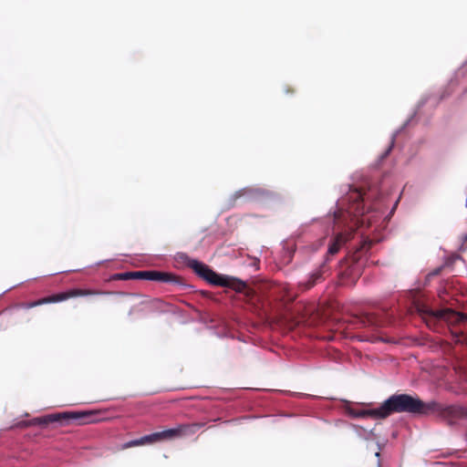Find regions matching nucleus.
Wrapping results in <instances>:
<instances>
[{
    "instance_id": "1",
    "label": "nucleus",
    "mask_w": 467,
    "mask_h": 467,
    "mask_svg": "<svg viewBox=\"0 0 467 467\" xmlns=\"http://www.w3.org/2000/svg\"><path fill=\"white\" fill-rule=\"evenodd\" d=\"M428 402L410 394H393L381 404V415L384 419L394 413L428 415Z\"/></svg>"
},
{
    "instance_id": "2",
    "label": "nucleus",
    "mask_w": 467,
    "mask_h": 467,
    "mask_svg": "<svg viewBox=\"0 0 467 467\" xmlns=\"http://www.w3.org/2000/svg\"><path fill=\"white\" fill-rule=\"evenodd\" d=\"M204 423L195 422L189 424H180L176 428L168 429L161 431L153 432L149 435L132 440L121 445V449H128L132 446H140L146 444H153L164 440H172L182 436H190L194 434L199 429L202 428Z\"/></svg>"
},
{
    "instance_id": "3",
    "label": "nucleus",
    "mask_w": 467,
    "mask_h": 467,
    "mask_svg": "<svg viewBox=\"0 0 467 467\" xmlns=\"http://www.w3.org/2000/svg\"><path fill=\"white\" fill-rule=\"evenodd\" d=\"M187 265L198 276L211 285L229 287L236 292H243L247 287L244 281L228 275H219L207 265L198 260L191 259Z\"/></svg>"
},
{
    "instance_id": "4",
    "label": "nucleus",
    "mask_w": 467,
    "mask_h": 467,
    "mask_svg": "<svg viewBox=\"0 0 467 467\" xmlns=\"http://www.w3.org/2000/svg\"><path fill=\"white\" fill-rule=\"evenodd\" d=\"M93 416V413L90 411H63L34 418L27 421H21L17 426L28 427L32 425H48L55 422L64 426L68 425L71 421H77L79 424H86L94 420Z\"/></svg>"
},
{
    "instance_id": "5",
    "label": "nucleus",
    "mask_w": 467,
    "mask_h": 467,
    "mask_svg": "<svg viewBox=\"0 0 467 467\" xmlns=\"http://www.w3.org/2000/svg\"><path fill=\"white\" fill-rule=\"evenodd\" d=\"M419 311L426 325L433 330H438L441 322H446L449 327L467 324L466 314L453 311L451 308L432 310L427 306H421Z\"/></svg>"
},
{
    "instance_id": "6",
    "label": "nucleus",
    "mask_w": 467,
    "mask_h": 467,
    "mask_svg": "<svg viewBox=\"0 0 467 467\" xmlns=\"http://www.w3.org/2000/svg\"><path fill=\"white\" fill-rule=\"evenodd\" d=\"M428 415H434L449 425L455 424L459 420L467 418V409L460 405H446L437 401L428 402Z\"/></svg>"
},
{
    "instance_id": "7",
    "label": "nucleus",
    "mask_w": 467,
    "mask_h": 467,
    "mask_svg": "<svg viewBox=\"0 0 467 467\" xmlns=\"http://www.w3.org/2000/svg\"><path fill=\"white\" fill-rule=\"evenodd\" d=\"M93 294H95V293L91 290L81 289V288H73L68 291L51 295V296L40 298L36 301L25 303V304H23V307L26 309H30V308H33V307H36V306H41L44 304L57 303V302L65 301L71 297L84 296H88V295H93Z\"/></svg>"
},
{
    "instance_id": "8",
    "label": "nucleus",
    "mask_w": 467,
    "mask_h": 467,
    "mask_svg": "<svg viewBox=\"0 0 467 467\" xmlns=\"http://www.w3.org/2000/svg\"><path fill=\"white\" fill-rule=\"evenodd\" d=\"M145 280L157 281L167 284L182 285V277L170 272L156 270L145 271Z\"/></svg>"
},
{
    "instance_id": "9",
    "label": "nucleus",
    "mask_w": 467,
    "mask_h": 467,
    "mask_svg": "<svg viewBox=\"0 0 467 467\" xmlns=\"http://www.w3.org/2000/svg\"><path fill=\"white\" fill-rule=\"evenodd\" d=\"M353 234L352 230L337 233L328 246L327 256L337 254L340 248L353 237Z\"/></svg>"
},
{
    "instance_id": "10",
    "label": "nucleus",
    "mask_w": 467,
    "mask_h": 467,
    "mask_svg": "<svg viewBox=\"0 0 467 467\" xmlns=\"http://www.w3.org/2000/svg\"><path fill=\"white\" fill-rule=\"evenodd\" d=\"M269 192L261 188H244L237 191L234 195L233 199L236 202L240 198H244V201H254L265 196H268Z\"/></svg>"
},
{
    "instance_id": "11",
    "label": "nucleus",
    "mask_w": 467,
    "mask_h": 467,
    "mask_svg": "<svg viewBox=\"0 0 467 467\" xmlns=\"http://www.w3.org/2000/svg\"><path fill=\"white\" fill-rule=\"evenodd\" d=\"M328 271L327 266L324 264L322 265L317 270L313 272L309 279L306 282H302L299 284V286L301 287L302 291L308 290L312 288L314 285H316L317 283L324 280V275Z\"/></svg>"
},
{
    "instance_id": "12",
    "label": "nucleus",
    "mask_w": 467,
    "mask_h": 467,
    "mask_svg": "<svg viewBox=\"0 0 467 467\" xmlns=\"http://www.w3.org/2000/svg\"><path fill=\"white\" fill-rule=\"evenodd\" d=\"M349 200L353 201V206L350 208L353 210L355 216L363 215L365 213L363 206V194L358 190H354L349 194Z\"/></svg>"
},
{
    "instance_id": "13",
    "label": "nucleus",
    "mask_w": 467,
    "mask_h": 467,
    "mask_svg": "<svg viewBox=\"0 0 467 467\" xmlns=\"http://www.w3.org/2000/svg\"><path fill=\"white\" fill-rule=\"evenodd\" d=\"M381 405L379 408L371 410H362L356 413L357 417L359 418H371L375 420H383L384 416L381 415Z\"/></svg>"
},
{
    "instance_id": "14",
    "label": "nucleus",
    "mask_w": 467,
    "mask_h": 467,
    "mask_svg": "<svg viewBox=\"0 0 467 467\" xmlns=\"http://www.w3.org/2000/svg\"><path fill=\"white\" fill-rule=\"evenodd\" d=\"M145 280V271L119 273V280Z\"/></svg>"
},
{
    "instance_id": "15",
    "label": "nucleus",
    "mask_w": 467,
    "mask_h": 467,
    "mask_svg": "<svg viewBox=\"0 0 467 467\" xmlns=\"http://www.w3.org/2000/svg\"><path fill=\"white\" fill-rule=\"evenodd\" d=\"M371 244L372 243L370 241H364L353 254V260L355 262H358L361 259L362 254L370 249Z\"/></svg>"
},
{
    "instance_id": "16",
    "label": "nucleus",
    "mask_w": 467,
    "mask_h": 467,
    "mask_svg": "<svg viewBox=\"0 0 467 467\" xmlns=\"http://www.w3.org/2000/svg\"><path fill=\"white\" fill-rule=\"evenodd\" d=\"M451 334L453 335V337H459L462 334V331H456V330H453L452 328L451 329Z\"/></svg>"
},
{
    "instance_id": "17",
    "label": "nucleus",
    "mask_w": 467,
    "mask_h": 467,
    "mask_svg": "<svg viewBox=\"0 0 467 467\" xmlns=\"http://www.w3.org/2000/svg\"><path fill=\"white\" fill-rule=\"evenodd\" d=\"M111 279H113V280L117 279V275H113L111 276Z\"/></svg>"
}]
</instances>
